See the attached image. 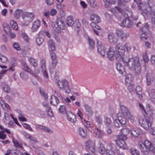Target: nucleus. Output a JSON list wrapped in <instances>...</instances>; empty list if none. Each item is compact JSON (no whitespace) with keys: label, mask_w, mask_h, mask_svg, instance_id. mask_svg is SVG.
I'll return each mask as SVG.
<instances>
[{"label":"nucleus","mask_w":155,"mask_h":155,"mask_svg":"<svg viewBox=\"0 0 155 155\" xmlns=\"http://www.w3.org/2000/svg\"><path fill=\"white\" fill-rule=\"evenodd\" d=\"M125 49L127 51L129 52L131 49V46L128 44L123 45L121 44H117L114 48L110 47L107 52L108 59L110 61H113L115 59L118 61H122L125 67L135 71V74L138 75L140 72V66L139 59L135 58H129L125 57Z\"/></svg>","instance_id":"obj_1"},{"label":"nucleus","mask_w":155,"mask_h":155,"mask_svg":"<svg viewBox=\"0 0 155 155\" xmlns=\"http://www.w3.org/2000/svg\"><path fill=\"white\" fill-rule=\"evenodd\" d=\"M117 116L120 124L122 126H124L126 124L128 120L131 122L134 121V117L131 114L128 108L123 105H120V111Z\"/></svg>","instance_id":"obj_2"},{"label":"nucleus","mask_w":155,"mask_h":155,"mask_svg":"<svg viewBox=\"0 0 155 155\" xmlns=\"http://www.w3.org/2000/svg\"><path fill=\"white\" fill-rule=\"evenodd\" d=\"M153 116L152 117H146L144 115L138 117L140 124L145 130H150L152 123Z\"/></svg>","instance_id":"obj_3"},{"label":"nucleus","mask_w":155,"mask_h":155,"mask_svg":"<svg viewBox=\"0 0 155 155\" xmlns=\"http://www.w3.org/2000/svg\"><path fill=\"white\" fill-rule=\"evenodd\" d=\"M34 14L33 13L26 12L24 13L21 16V25L27 26L33 20Z\"/></svg>","instance_id":"obj_4"},{"label":"nucleus","mask_w":155,"mask_h":155,"mask_svg":"<svg viewBox=\"0 0 155 155\" xmlns=\"http://www.w3.org/2000/svg\"><path fill=\"white\" fill-rule=\"evenodd\" d=\"M117 5L119 7L116 6L110 9V11L115 15L118 13H123L124 9H122L120 7L124 8V7L127 5V2L126 1L123 0H118Z\"/></svg>","instance_id":"obj_5"},{"label":"nucleus","mask_w":155,"mask_h":155,"mask_svg":"<svg viewBox=\"0 0 155 155\" xmlns=\"http://www.w3.org/2000/svg\"><path fill=\"white\" fill-rule=\"evenodd\" d=\"M138 146L143 151H152L153 150V146L151 143L146 140L143 142L140 141L138 143Z\"/></svg>","instance_id":"obj_6"},{"label":"nucleus","mask_w":155,"mask_h":155,"mask_svg":"<svg viewBox=\"0 0 155 155\" xmlns=\"http://www.w3.org/2000/svg\"><path fill=\"white\" fill-rule=\"evenodd\" d=\"M41 71L45 78H47L49 77L48 72L46 68L45 60L43 58H41L39 64Z\"/></svg>","instance_id":"obj_7"},{"label":"nucleus","mask_w":155,"mask_h":155,"mask_svg":"<svg viewBox=\"0 0 155 155\" xmlns=\"http://www.w3.org/2000/svg\"><path fill=\"white\" fill-rule=\"evenodd\" d=\"M113 147H114V144L109 143L105 148L102 144H100L98 147V151L101 154L107 155Z\"/></svg>","instance_id":"obj_8"},{"label":"nucleus","mask_w":155,"mask_h":155,"mask_svg":"<svg viewBox=\"0 0 155 155\" xmlns=\"http://www.w3.org/2000/svg\"><path fill=\"white\" fill-rule=\"evenodd\" d=\"M117 139L115 141L116 144L120 148L123 149H127L128 147L125 140H127L123 139L122 137L117 136Z\"/></svg>","instance_id":"obj_9"},{"label":"nucleus","mask_w":155,"mask_h":155,"mask_svg":"<svg viewBox=\"0 0 155 155\" xmlns=\"http://www.w3.org/2000/svg\"><path fill=\"white\" fill-rule=\"evenodd\" d=\"M90 19L92 21L91 25L93 28L95 27L97 23L101 22L100 17L96 14H91L90 17Z\"/></svg>","instance_id":"obj_10"},{"label":"nucleus","mask_w":155,"mask_h":155,"mask_svg":"<svg viewBox=\"0 0 155 155\" xmlns=\"http://www.w3.org/2000/svg\"><path fill=\"white\" fill-rule=\"evenodd\" d=\"M95 141L94 140H89L85 143L86 148L92 153H94L95 148Z\"/></svg>","instance_id":"obj_11"},{"label":"nucleus","mask_w":155,"mask_h":155,"mask_svg":"<svg viewBox=\"0 0 155 155\" xmlns=\"http://www.w3.org/2000/svg\"><path fill=\"white\" fill-rule=\"evenodd\" d=\"M130 130L128 128H124L120 131V134L117 136L122 137L124 139L127 140V136L130 134Z\"/></svg>","instance_id":"obj_12"},{"label":"nucleus","mask_w":155,"mask_h":155,"mask_svg":"<svg viewBox=\"0 0 155 155\" xmlns=\"http://www.w3.org/2000/svg\"><path fill=\"white\" fill-rule=\"evenodd\" d=\"M148 25L147 23H145L144 27L142 29L141 31L143 32V33L141 34L140 35V38L141 39L142 41H145L147 39L146 35L145 33L148 31Z\"/></svg>","instance_id":"obj_13"},{"label":"nucleus","mask_w":155,"mask_h":155,"mask_svg":"<svg viewBox=\"0 0 155 155\" xmlns=\"http://www.w3.org/2000/svg\"><path fill=\"white\" fill-rule=\"evenodd\" d=\"M139 106L140 110L145 114H150L152 112L151 110L149 105H147L145 108L143 105L140 103H139Z\"/></svg>","instance_id":"obj_14"},{"label":"nucleus","mask_w":155,"mask_h":155,"mask_svg":"<svg viewBox=\"0 0 155 155\" xmlns=\"http://www.w3.org/2000/svg\"><path fill=\"white\" fill-rule=\"evenodd\" d=\"M97 48L98 52L102 56H104L106 52L105 48L100 42H97Z\"/></svg>","instance_id":"obj_15"},{"label":"nucleus","mask_w":155,"mask_h":155,"mask_svg":"<svg viewBox=\"0 0 155 155\" xmlns=\"http://www.w3.org/2000/svg\"><path fill=\"white\" fill-rule=\"evenodd\" d=\"M35 128L37 130H41L49 134H52L53 132V131L49 128L40 124H36Z\"/></svg>","instance_id":"obj_16"},{"label":"nucleus","mask_w":155,"mask_h":155,"mask_svg":"<svg viewBox=\"0 0 155 155\" xmlns=\"http://www.w3.org/2000/svg\"><path fill=\"white\" fill-rule=\"evenodd\" d=\"M66 116L67 120L72 123H74L77 120L76 116L72 112L67 113Z\"/></svg>","instance_id":"obj_17"},{"label":"nucleus","mask_w":155,"mask_h":155,"mask_svg":"<svg viewBox=\"0 0 155 155\" xmlns=\"http://www.w3.org/2000/svg\"><path fill=\"white\" fill-rule=\"evenodd\" d=\"M147 84L150 85L151 83L154 82L155 77L154 74L151 73H148L147 75Z\"/></svg>","instance_id":"obj_18"},{"label":"nucleus","mask_w":155,"mask_h":155,"mask_svg":"<svg viewBox=\"0 0 155 155\" xmlns=\"http://www.w3.org/2000/svg\"><path fill=\"white\" fill-rule=\"evenodd\" d=\"M58 87L61 89H64L68 85V82L65 80L58 81L57 83Z\"/></svg>","instance_id":"obj_19"},{"label":"nucleus","mask_w":155,"mask_h":155,"mask_svg":"<svg viewBox=\"0 0 155 155\" xmlns=\"http://www.w3.org/2000/svg\"><path fill=\"white\" fill-rule=\"evenodd\" d=\"M22 64L23 65V68L24 71L30 73L32 75L36 78L38 77L36 74H35L34 72L31 71V69L24 62H22Z\"/></svg>","instance_id":"obj_20"},{"label":"nucleus","mask_w":155,"mask_h":155,"mask_svg":"<svg viewBox=\"0 0 155 155\" xmlns=\"http://www.w3.org/2000/svg\"><path fill=\"white\" fill-rule=\"evenodd\" d=\"M22 64L23 65V68L24 71L30 73L32 75L36 78L38 77L36 74H35L34 72L31 71V69L24 62H22Z\"/></svg>","instance_id":"obj_21"},{"label":"nucleus","mask_w":155,"mask_h":155,"mask_svg":"<svg viewBox=\"0 0 155 155\" xmlns=\"http://www.w3.org/2000/svg\"><path fill=\"white\" fill-rule=\"evenodd\" d=\"M108 39L109 42L112 44H115L118 42L117 38L112 33H110L108 34Z\"/></svg>","instance_id":"obj_22"},{"label":"nucleus","mask_w":155,"mask_h":155,"mask_svg":"<svg viewBox=\"0 0 155 155\" xmlns=\"http://www.w3.org/2000/svg\"><path fill=\"white\" fill-rule=\"evenodd\" d=\"M40 22L38 20H36L34 21L32 26L31 27V30L32 31H36L39 28L40 26Z\"/></svg>","instance_id":"obj_23"},{"label":"nucleus","mask_w":155,"mask_h":155,"mask_svg":"<svg viewBox=\"0 0 155 155\" xmlns=\"http://www.w3.org/2000/svg\"><path fill=\"white\" fill-rule=\"evenodd\" d=\"M132 22L128 18H126L123 20L120 24L121 26L126 27H130L132 25Z\"/></svg>","instance_id":"obj_24"},{"label":"nucleus","mask_w":155,"mask_h":155,"mask_svg":"<svg viewBox=\"0 0 155 155\" xmlns=\"http://www.w3.org/2000/svg\"><path fill=\"white\" fill-rule=\"evenodd\" d=\"M93 28L94 33L97 35H101L103 34V30L100 26L96 25Z\"/></svg>","instance_id":"obj_25"},{"label":"nucleus","mask_w":155,"mask_h":155,"mask_svg":"<svg viewBox=\"0 0 155 155\" xmlns=\"http://www.w3.org/2000/svg\"><path fill=\"white\" fill-rule=\"evenodd\" d=\"M48 43L50 52L54 51L55 49V47L54 41L52 40H50L48 41Z\"/></svg>","instance_id":"obj_26"},{"label":"nucleus","mask_w":155,"mask_h":155,"mask_svg":"<svg viewBox=\"0 0 155 155\" xmlns=\"http://www.w3.org/2000/svg\"><path fill=\"white\" fill-rule=\"evenodd\" d=\"M59 102L58 98L54 95H52L50 98V103L53 105H57Z\"/></svg>","instance_id":"obj_27"},{"label":"nucleus","mask_w":155,"mask_h":155,"mask_svg":"<svg viewBox=\"0 0 155 155\" xmlns=\"http://www.w3.org/2000/svg\"><path fill=\"white\" fill-rule=\"evenodd\" d=\"M141 87L139 86L137 87L134 91L136 92V94L137 96L140 99H141L143 96L141 92Z\"/></svg>","instance_id":"obj_28"},{"label":"nucleus","mask_w":155,"mask_h":155,"mask_svg":"<svg viewBox=\"0 0 155 155\" xmlns=\"http://www.w3.org/2000/svg\"><path fill=\"white\" fill-rule=\"evenodd\" d=\"M116 69L120 74H123L125 72V69L124 67L119 63H117Z\"/></svg>","instance_id":"obj_29"},{"label":"nucleus","mask_w":155,"mask_h":155,"mask_svg":"<svg viewBox=\"0 0 155 155\" xmlns=\"http://www.w3.org/2000/svg\"><path fill=\"white\" fill-rule=\"evenodd\" d=\"M44 106L46 108V110L48 116L50 117H52L53 116V114L51 107L49 106L48 104H44Z\"/></svg>","instance_id":"obj_30"},{"label":"nucleus","mask_w":155,"mask_h":155,"mask_svg":"<svg viewBox=\"0 0 155 155\" xmlns=\"http://www.w3.org/2000/svg\"><path fill=\"white\" fill-rule=\"evenodd\" d=\"M93 132L99 138L102 137L103 135V133L98 128H95L93 129Z\"/></svg>","instance_id":"obj_31"},{"label":"nucleus","mask_w":155,"mask_h":155,"mask_svg":"<svg viewBox=\"0 0 155 155\" xmlns=\"http://www.w3.org/2000/svg\"><path fill=\"white\" fill-rule=\"evenodd\" d=\"M24 135L26 138L28 139L29 140L30 142V143L33 142L35 143L37 142L36 139L32 135H30L26 133H24Z\"/></svg>","instance_id":"obj_32"},{"label":"nucleus","mask_w":155,"mask_h":155,"mask_svg":"<svg viewBox=\"0 0 155 155\" xmlns=\"http://www.w3.org/2000/svg\"><path fill=\"white\" fill-rule=\"evenodd\" d=\"M28 61L31 66L36 67L38 65L37 61L33 58L30 57L28 59Z\"/></svg>","instance_id":"obj_33"},{"label":"nucleus","mask_w":155,"mask_h":155,"mask_svg":"<svg viewBox=\"0 0 155 155\" xmlns=\"http://www.w3.org/2000/svg\"><path fill=\"white\" fill-rule=\"evenodd\" d=\"M85 109L86 110V113L87 115L91 117L92 114V111L91 107L88 105H84Z\"/></svg>","instance_id":"obj_34"},{"label":"nucleus","mask_w":155,"mask_h":155,"mask_svg":"<svg viewBox=\"0 0 155 155\" xmlns=\"http://www.w3.org/2000/svg\"><path fill=\"white\" fill-rule=\"evenodd\" d=\"M130 134L134 137H138L140 134L139 130L136 128L131 129L130 131Z\"/></svg>","instance_id":"obj_35"},{"label":"nucleus","mask_w":155,"mask_h":155,"mask_svg":"<svg viewBox=\"0 0 155 155\" xmlns=\"http://www.w3.org/2000/svg\"><path fill=\"white\" fill-rule=\"evenodd\" d=\"M12 142L16 147L21 149H23L22 144L21 142L15 140L14 138L12 139Z\"/></svg>","instance_id":"obj_36"},{"label":"nucleus","mask_w":155,"mask_h":155,"mask_svg":"<svg viewBox=\"0 0 155 155\" xmlns=\"http://www.w3.org/2000/svg\"><path fill=\"white\" fill-rule=\"evenodd\" d=\"M78 132L79 135L83 137H85L87 135L86 131L82 128H79Z\"/></svg>","instance_id":"obj_37"},{"label":"nucleus","mask_w":155,"mask_h":155,"mask_svg":"<svg viewBox=\"0 0 155 155\" xmlns=\"http://www.w3.org/2000/svg\"><path fill=\"white\" fill-rule=\"evenodd\" d=\"M87 40L89 45L90 48L91 50L93 49L95 47V44L92 39L89 37L87 38Z\"/></svg>","instance_id":"obj_38"},{"label":"nucleus","mask_w":155,"mask_h":155,"mask_svg":"<svg viewBox=\"0 0 155 155\" xmlns=\"http://www.w3.org/2000/svg\"><path fill=\"white\" fill-rule=\"evenodd\" d=\"M105 6L107 7L110 5L114 4L115 2L114 0H103Z\"/></svg>","instance_id":"obj_39"},{"label":"nucleus","mask_w":155,"mask_h":155,"mask_svg":"<svg viewBox=\"0 0 155 155\" xmlns=\"http://www.w3.org/2000/svg\"><path fill=\"white\" fill-rule=\"evenodd\" d=\"M149 94L151 101L153 102H155V90H152L149 92Z\"/></svg>","instance_id":"obj_40"},{"label":"nucleus","mask_w":155,"mask_h":155,"mask_svg":"<svg viewBox=\"0 0 155 155\" xmlns=\"http://www.w3.org/2000/svg\"><path fill=\"white\" fill-rule=\"evenodd\" d=\"M10 25L12 28L14 30H17L18 29L17 23L14 20H12L11 21L10 23Z\"/></svg>","instance_id":"obj_41"},{"label":"nucleus","mask_w":155,"mask_h":155,"mask_svg":"<svg viewBox=\"0 0 155 155\" xmlns=\"http://www.w3.org/2000/svg\"><path fill=\"white\" fill-rule=\"evenodd\" d=\"M0 104L5 110L8 111L10 110V107L8 104L6 103H5L3 101L0 100Z\"/></svg>","instance_id":"obj_42"},{"label":"nucleus","mask_w":155,"mask_h":155,"mask_svg":"<svg viewBox=\"0 0 155 155\" xmlns=\"http://www.w3.org/2000/svg\"><path fill=\"white\" fill-rule=\"evenodd\" d=\"M118 154V150H117L115 147V145L114 147H112L111 149L109 152L108 155H117Z\"/></svg>","instance_id":"obj_43"},{"label":"nucleus","mask_w":155,"mask_h":155,"mask_svg":"<svg viewBox=\"0 0 155 155\" xmlns=\"http://www.w3.org/2000/svg\"><path fill=\"white\" fill-rule=\"evenodd\" d=\"M22 13V10L19 9H17L14 14V17L16 19H18Z\"/></svg>","instance_id":"obj_44"},{"label":"nucleus","mask_w":155,"mask_h":155,"mask_svg":"<svg viewBox=\"0 0 155 155\" xmlns=\"http://www.w3.org/2000/svg\"><path fill=\"white\" fill-rule=\"evenodd\" d=\"M132 79V75L130 74L126 76L125 78V84L127 85L131 84V81Z\"/></svg>","instance_id":"obj_45"},{"label":"nucleus","mask_w":155,"mask_h":155,"mask_svg":"<svg viewBox=\"0 0 155 155\" xmlns=\"http://www.w3.org/2000/svg\"><path fill=\"white\" fill-rule=\"evenodd\" d=\"M66 22L68 25L70 26H73L74 24V21L72 17L71 16L68 17L67 18Z\"/></svg>","instance_id":"obj_46"},{"label":"nucleus","mask_w":155,"mask_h":155,"mask_svg":"<svg viewBox=\"0 0 155 155\" xmlns=\"http://www.w3.org/2000/svg\"><path fill=\"white\" fill-rule=\"evenodd\" d=\"M88 4L91 7L94 8L97 5L96 0H87Z\"/></svg>","instance_id":"obj_47"},{"label":"nucleus","mask_w":155,"mask_h":155,"mask_svg":"<svg viewBox=\"0 0 155 155\" xmlns=\"http://www.w3.org/2000/svg\"><path fill=\"white\" fill-rule=\"evenodd\" d=\"M58 24L60 29H64L65 28V25L64 22L61 20H58Z\"/></svg>","instance_id":"obj_48"},{"label":"nucleus","mask_w":155,"mask_h":155,"mask_svg":"<svg viewBox=\"0 0 155 155\" xmlns=\"http://www.w3.org/2000/svg\"><path fill=\"white\" fill-rule=\"evenodd\" d=\"M0 60L2 63H7V62L8 61V59L7 57L2 54H0Z\"/></svg>","instance_id":"obj_49"},{"label":"nucleus","mask_w":155,"mask_h":155,"mask_svg":"<svg viewBox=\"0 0 155 155\" xmlns=\"http://www.w3.org/2000/svg\"><path fill=\"white\" fill-rule=\"evenodd\" d=\"M44 41L43 39L40 37H38L36 38V42L37 45L38 46H40L43 43Z\"/></svg>","instance_id":"obj_50"},{"label":"nucleus","mask_w":155,"mask_h":155,"mask_svg":"<svg viewBox=\"0 0 155 155\" xmlns=\"http://www.w3.org/2000/svg\"><path fill=\"white\" fill-rule=\"evenodd\" d=\"M130 152L132 155H140L139 151L135 148H132L130 150Z\"/></svg>","instance_id":"obj_51"},{"label":"nucleus","mask_w":155,"mask_h":155,"mask_svg":"<svg viewBox=\"0 0 155 155\" xmlns=\"http://www.w3.org/2000/svg\"><path fill=\"white\" fill-rule=\"evenodd\" d=\"M104 122L105 124L107 127H110L111 126L110 119L107 117H104Z\"/></svg>","instance_id":"obj_52"},{"label":"nucleus","mask_w":155,"mask_h":155,"mask_svg":"<svg viewBox=\"0 0 155 155\" xmlns=\"http://www.w3.org/2000/svg\"><path fill=\"white\" fill-rule=\"evenodd\" d=\"M120 121L118 118V119H116L114 121V126L116 128H118L120 126Z\"/></svg>","instance_id":"obj_53"},{"label":"nucleus","mask_w":155,"mask_h":155,"mask_svg":"<svg viewBox=\"0 0 155 155\" xmlns=\"http://www.w3.org/2000/svg\"><path fill=\"white\" fill-rule=\"evenodd\" d=\"M59 112L61 113H64L66 112V107L64 105L61 106L58 109Z\"/></svg>","instance_id":"obj_54"},{"label":"nucleus","mask_w":155,"mask_h":155,"mask_svg":"<svg viewBox=\"0 0 155 155\" xmlns=\"http://www.w3.org/2000/svg\"><path fill=\"white\" fill-rule=\"evenodd\" d=\"M40 92L41 95L43 97L45 100H46L47 99V94L44 90H40Z\"/></svg>","instance_id":"obj_55"},{"label":"nucleus","mask_w":155,"mask_h":155,"mask_svg":"<svg viewBox=\"0 0 155 155\" xmlns=\"http://www.w3.org/2000/svg\"><path fill=\"white\" fill-rule=\"evenodd\" d=\"M23 127L25 129H27L31 131H33V130L30 125L25 123H24L22 124Z\"/></svg>","instance_id":"obj_56"},{"label":"nucleus","mask_w":155,"mask_h":155,"mask_svg":"<svg viewBox=\"0 0 155 155\" xmlns=\"http://www.w3.org/2000/svg\"><path fill=\"white\" fill-rule=\"evenodd\" d=\"M40 34L43 35L44 36H46L48 38H51V35L50 34L48 31H41L40 32Z\"/></svg>","instance_id":"obj_57"},{"label":"nucleus","mask_w":155,"mask_h":155,"mask_svg":"<svg viewBox=\"0 0 155 155\" xmlns=\"http://www.w3.org/2000/svg\"><path fill=\"white\" fill-rule=\"evenodd\" d=\"M57 13V11L56 9L54 8H52L51 9L50 12V14L52 16L56 15Z\"/></svg>","instance_id":"obj_58"},{"label":"nucleus","mask_w":155,"mask_h":155,"mask_svg":"<svg viewBox=\"0 0 155 155\" xmlns=\"http://www.w3.org/2000/svg\"><path fill=\"white\" fill-rule=\"evenodd\" d=\"M13 48L17 50H20L21 49L20 45L17 42L14 43L13 45Z\"/></svg>","instance_id":"obj_59"},{"label":"nucleus","mask_w":155,"mask_h":155,"mask_svg":"<svg viewBox=\"0 0 155 155\" xmlns=\"http://www.w3.org/2000/svg\"><path fill=\"white\" fill-rule=\"evenodd\" d=\"M21 36L27 41L28 42L29 41L28 37L25 33L22 32L21 33Z\"/></svg>","instance_id":"obj_60"},{"label":"nucleus","mask_w":155,"mask_h":155,"mask_svg":"<svg viewBox=\"0 0 155 155\" xmlns=\"http://www.w3.org/2000/svg\"><path fill=\"white\" fill-rule=\"evenodd\" d=\"M17 66L16 63H14L12 64L11 67H9L8 69V71H15V67Z\"/></svg>","instance_id":"obj_61"},{"label":"nucleus","mask_w":155,"mask_h":155,"mask_svg":"<svg viewBox=\"0 0 155 155\" xmlns=\"http://www.w3.org/2000/svg\"><path fill=\"white\" fill-rule=\"evenodd\" d=\"M143 59L145 62H147L149 61V58L146 52H144L143 54Z\"/></svg>","instance_id":"obj_62"},{"label":"nucleus","mask_w":155,"mask_h":155,"mask_svg":"<svg viewBox=\"0 0 155 155\" xmlns=\"http://www.w3.org/2000/svg\"><path fill=\"white\" fill-rule=\"evenodd\" d=\"M52 26L54 29L57 30H60L57 21L53 22Z\"/></svg>","instance_id":"obj_63"},{"label":"nucleus","mask_w":155,"mask_h":155,"mask_svg":"<svg viewBox=\"0 0 155 155\" xmlns=\"http://www.w3.org/2000/svg\"><path fill=\"white\" fill-rule=\"evenodd\" d=\"M65 5L61 4H58L56 5V7L58 10H62L64 7Z\"/></svg>","instance_id":"obj_64"}]
</instances>
